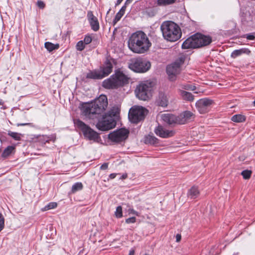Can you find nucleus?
<instances>
[{
  "label": "nucleus",
  "mask_w": 255,
  "mask_h": 255,
  "mask_svg": "<svg viewBox=\"0 0 255 255\" xmlns=\"http://www.w3.org/2000/svg\"><path fill=\"white\" fill-rule=\"evenodd\" d=\"M108 99L105 95H102L93 102L83 105V115L89 119H98L105 112L108 106Z\"/></svg>",
  "instance_id": "obj_1"
},
{
  "label": "nucleus",
  "mask_w": 255,
  "mask_h": 255,
  "mask_svg": "<svg viewBox=\"0 0 255 255\" xmlns=\"http://www.w3.org/2000/svg\"><path fill=\"white\" fill-rule=\"evenodd\" d=\"M148 38L142 31L133 33L128 41V46L130 50L136 53H144L151 46Z\"/></svg>",
  "instance_id": "obj_2"
},
{
  "label": "nucleus",
  "mask_w": 255,
  "mask_h": 255,
  "mask_svg": "<svg viewBox=\"0 0 255 255\" xmlns=\"http://www.w3.org/2000/svg\"><path fill=\"white\" fill-rule=\"evenodd\" d=\"M163 38L167 41L175 42L179 39L182 35L180 27L171 21H164L160 26Z\"/></svg>",
  "instance_id": "obj_3"
},
{
  "label": "nucleus",
  "mask_w": 255,
  "mask_h": 255,
  "mask_svg": "<svg viewBox=\"0 0 255 255\" xmlns=\"http://www.w3.org/2000/svg\"><path fill=\"white\" fill-rule=\"evenodd\" d=\"M128 80L129 78L123 72L117 70L110 78L103 81V86L107 89L116 88L127 84Z\"/></svg>",
  "instance_id": "obj_4"
},
{
  "label": "nucleus",
  "mask_w": 255,
  "mask_h": 255,
  "mask_svg": "<svg viewBox=\"0 0 255 255\" xmlns=\"http://www.w3.org/2000/svg\"><path fill=\"white\" fill-rule=\"evenodd\" d=\"M150 63L141 58L131 59L128 63V67L131 70L138 73H144L150 67Z\"/></svg>",
  "instance_id": "obj_5"
},
{
  "label": "nucleus",
  "mask_w": 255,
  "mask_h": 255,
  "mask_svg": "<svg viewBox=\"0 0 255 255\" xmlns=\"http://www.w3.org/2000/svg\"><path fill=\"white\" fill-rule=\"evenodd\" d=\"M151 83L148 81L139 83L135 90V93L137 98L141 100L146 101L151 96Z\"/></svg>",
  "instance_id": "obj_6"
},
{
  "label": "nucleus",
  "mask_w": 255,
  "mask_h": 255,
  "mask_svg": "<svg viewBox=\"0 0 255 255\" xmlns=\"http://www.w3.org/2000/svg\"><path fill=\"white\" fill-rule=\"evenodd\" d=\"M113 64L108 61L100 70H95L88 73L87 77L91 79H101L108 76L113 70Z\"/></svg>",
  "instance_id": "obj_7"
},
{
  "label": "nucleus",
  "mask_w": 255,
  "mask_h": 255,
  "mask_svg": "<svg viewBox=\"0 0 255 255\" xmlns=\"http://www.w3.org/2000/svg\"><path fill=\"white\" fill-rule=\"evenodd\" d=\"M74 124L82 131L85 137L89 140H98L99 138L98 133L91 128L90 127L86 125L84 122L80 120H76L74 121Z\"/></svg>",
  "instance_id": "obj_8"
},
{
  "label": "nucleus",
  "mask_w": 255,
  "mask_h": 255,
  "mask_svg": "<svg viewBox=\"0 0 255 255\" xmlns=\"http://www.w3.org/2000/svg\"><path fill=\"white\" fill-rule=\"evenodd\" d=\"M147 114V110L141 106H134L129 110L128 118L134 123H137L142 120Z\"/></svg>",
  "instance_id": "obj_9"
},
{
  "label": "nucleus",
  "mask_w": 255,
  "mask_h": 255,
  "mask_svg": "<svg viewBox=\"0 0 255 255\" xmlns=\"http://www.w3.org/2000/svg\"><path fill=\"white\" fill-rule=\"evenodd\" d=\"M96 124L97 128L101 130H108L116 126V122L111 116H107L106 115H103L98 119Z\"/></svg>",
  "instance_id": "obj_10"
},
{
  "label": "nucleus",
  "mask_w": 255,
  "mask_h": 255,
  "mask_svg": "<svg viewBox=\"0 0 255 255\" xmlns=\"http://www.w3.org/2000/svg\"><path fill=\"white\" fill-rule=\"evenodd\" d=\"M184 61V58L180 57L175 62L167 67V73L171 80H174L175 79V76L180 73L181 71V65L183 64Z\"/></svg>",
  "instance_id": "obj_11"
},
{
  "label": "nucleus",
  "mask_w": 255,
  "mask_h": 255,
  "mask_svg": "<svg viewBox=\"0 0 255 255\" xmlns=\"http://www.w3.org/2000/svg\"><path fill=\"white\" fill-rule=\"evenodd\" d=\"M213 104V100L205 98L198 100L196 102L195 106L198 111L202 114L208 112Z\"/></svg>",
  "instance_id": "obj_12"
},
{
  "label": "nucleus",
  "mask_w": 255,
  "mask_h": 255,
  "mask_svg": "<svg viewBox=\"0 0 255 255\" xmlns=\"http://www.w3.org/2000/svg\"><path fill=\"white\" fill-rule=\"evenodd\" d=\"M128 130L125 128H121L110 133L108 137L112 141L119 142L125 140L128 137Z\"/></svg>",
  "instance_id": "obj_13"
},
{
  "label": "nucleus",
  "mask_w": 255,
  "mask_h": 255,
  "mask_svg": "<svg viewBox=\"0 0 255 255\" xmlns=\"http://www.w3.org/2000/svg\"><path fill=\"white\" fill-rule=\"evenodd\" d=\"M201 47V43L198 37V33L187 38L182 44L183 49L196 48Z\"/></svg>",
  "instance_id": "obj_14"
},
{
  "label": "nucleus",
  "mask_w": 255,
  "mask_h": 255,
  "mask_svg": "<svg viewBox=\"0 0 255 255\" xmlns=\"http://www.w3.org/2000/svg\"><path fill=\"white\" fill-rule=\"evenodd\" d=\"M155 134L162 138H168L172 136L174 132L173 130L165 129L161 126H158L154 129Z\"/></svg>",
  "instance_id": "obj_15"
},
{
  "label": "nucleus",
  "mask_w": 255,
  "mask_h": 255,
  "mask_svg": "<svg viewBox=\"0 0 255 255\" xmlns=\"http://www.w3.org/2000/svg\"><path fill=\"white\" fill-rule=\"evenodd\" d=\"M158 117H160L163 122L168 125L178 123V119L176 116L171 114H161L158 115Z\"/></svg>",
  "instance_id": "obj_16"
},
{
  "label": "nucleus",
  "mask_w": 255,
  "mask_h": 255,
  "mask_svg": "<svg viewBox=\"0 0 255 255\" xmlns=\"http://www.w3.org/2000/svg\"><path fill=\"white\" fill-rule=\"evenodd\" d=\"M87 18L92 29L95 31H98L100 27L99 23L97 18L94 15L92 11H88Z\"/></svg>",
  "instance_id": "obj_17"
},
{
  "label": "nucleus",
  "mask_w": 255,
  "mask_h": 255,
  "mask_svg": "<svg viewBox=\"0 0 255 255\" xmlns=\"http://www.w3.org/2000/svg\"><path fill=\"white\" fill-rule=\"evenodd\" d=\"M193 117V114L190 111H185L180 115L178 119L181 118V120H178V124H184L188 121L191 120Z\"/></svg>",
  "instance_id": "obj_18"
},
{
  "label": "nucleus",
  "mask_w": 255,
  "mask_h": 255,
  "mask_svg": "<svg viewBox=\"0 0 255 255\" xmlns=\"http://www.w3.org/2000/svg\"><path fill=\"white\" fill-rule=\"evenodd\" d=\"M251 51L249 49L246 48H243L233 51L231 53V56L233 58H236L237 57L241 56L243 54L249 55Z\"/></svg>",
  "instance_id": "obj_19"
},
{
  "label": "nucleus",
  "mask_w": 255,
  "mask_h": 255,
  "mask_svg": "<svg viewBox=\"0 0 255 255\" xmlns=\"http://www.w3.org/2000/svg\"><path fill=\"white\" fill-rule=\"evenodd\" d=\"M157 103L159 105L165 107L168 104V97L165 93H160L159 95Z\"/></svg>",
  "instance_id": "obj_20"
},
{
  "label": "nucleus",
  "mask_w": 255,
  "mask_h": 255,
  "mask_svg": "<svg viewBox=\"0 0 255 255\" xmlns=\"http://www.w3.org/2000/svg\"><path fill=\"white\" fill-rule=\"evenodd\" d=\"M198 37L200 43H201V47L208 45L212 42V38L209 36L198 33Z\"/></svg>",
  "instance_id": "obj_21"
},
{
  "label": "nucleus",
  "mask_w": 255,
  "mask_h": 255,
  "mask_svg": "<svg viewBox=\"0 0 255 255\" xmlns=\"http://www.w3.org/2000/svg\"><path fill=\"white\" fill-rule=\"evenodd\" d=\"M179 93L184 100L191 102L194 99V96L189 92L180 89L179 90Z\"/></svg>",
  "instance_id": "obj_22"
},
{
  "label": "nucleus",
  "mask_w": 255,
  "mask_h": 255,
  "mask_svg": "<svg viewBox=\"0 0 255 255\" xmlns=\"http://www.w3.org/2000/svg\"><path fill=\"white\" fill-rule=\"evenodd\" d=\"M199 191L197 187L193 186L188 191L187 196L191 199H195L199 195Z\"/></svg>",
  "instance_id": "obj_23"
},
{
  "label": "nucleus",
  "mask_w": 255,
  "mask_h": 255,
  "mask_svg": "<svg viewBox=\"0 0 255 255\" xmlns=\"http://www.w3.org/2000/svg\"><path fill=\"white\" fill-rule=\"evenodd\" d=\"M45 48L49 52L58 49L59 47V44H53L50 42H46L44 44Z\"/></svg>",
  "instance_id": "obj_24"
},
{
  "label": "nucleus",
  "mask_w": 255,
  "mask_h": 255,
  "mask_svg": "<svg viewBox=\"0 0 255 255\" xmlns=\"http://www.w3.org/2000/svg\"><path fill=\"white\" fill-rule=\"evenodd\" d=\"M231 120L236 123H242L245 121L246 117L243 115L237 114L234 115L232 117Z\"/></svg>",
  "instance_id": "obj_25"
},
{
  "label": "nucleus",
  "mask_w": 255,
  "mask_h": 255,
  "mask_svg": "<svg viewBox=\"0 0 255 255\" xmlns=\"http://www.w3.org/2000/svg\"><path fill=\"white\" fill-rule=\"evenodd\" d=\"M144 142L145 143L154 144L157 143V139L153 135H148L145 137Z\"/></svg>",
  "instance_id": "obj_26"
},
{
  "label": "nucleus",
  "mask_w": 255,
  "mask_h": 255,
  "mask_svg": "<svg viewBox=\"0 0 255 255\" xmlns=\"http://www.w3.org/2000/svg\"><path fill=\"white\" fill-rule=\"evenodd\" d=\"M15 147L13 146H7L3 151L2 153V157L4 158H6L14 150Z\"/></svg>",
  "instance_id": "obj_27"
},
{
  "label": "nucleus",
  "mask_w": 255,
  "mask_h": 255,
  "mask_svg": "<svg viewBox=\"0 0 255 255\" xmlns=\"http://www.w3.org/2000/svg\"><path fill=\"white\" fill-rule=\"evenodd\" d=\"M119 113V110L118 107H113L110 111L105 115H107V116H111L114 119L115 117H118V115Z\"/></svg>",
  "instance_id": "obj_28"
},
{
  "label": "nucleus",
  "mask_w": 255,
  "mask_h": 255,
  "mask_svg": "<svg viewBox=\"0 0 255 255\" xmlns=\"http://www.w3.org/2000/svg\"><path fill=\"white\" fill-rule=\"evenodd\" d=\"M127 5H124L122 6V7L121 8L120 10L116 14V15L115 18V21L116 22L120 20V19L122 18V17L124 15L126 9L127 8Z\"/></svg>",
  "instance_id": "obj_29"
},
{
  "label": "nucleus",
  "mask_w": 255,
  "mask_h": 255,
  "mask_svg": "<svg viewBox=\"0 0 255 255\" xmlns=\"http://www.w3.org/2000/svg\"><path fill=\"white\" fill-rule=\"evenodd\" d=\"M83 186L81 182L75 183L72 187L71 193H74L83 189Z\"/></svg>",
  "instance_id": "obj_30"
},
{
  "label": "nucleus",
  "mask_w": 255,
  "mask_h": 255,
  "mask_svg": "<svg viewBox=\"0 0 255 255\" xmlns=\"http://www.w3.org/2000/svg\"><path fill=\"white\" fill-rule=\"evenodd\" d=\"M176 0H157V4L159 6H165L172 4L175 2Z\"/></svg>",
  "instance_id": "obj_31"
},
{
  "label": "nucleus",
  "mask_w": 255,
  "mask_h": 255,
  "mask_svg": "<svg viewBox=\"0 0 255 255\" xmlns=\"http://www.w3.org/2000/svg\"><path fill=\"white\" fill-rule=\"evenodd\" d=\"M7 134L8 135L11 136L12 138H13L15 140L18 141L21 139V134L20 133L15 132H12L11 131H8Z\"/></svg>",
  "instance_id": "obj_32"
},
{
  "label": "nucleus",
  "mask_w": 255,
  "mask_h": 255,
  "mask_svg": "<svg viewBox=\"0 0 255 255\" xmlns=\"http://www.w3.org/2000/svg\"><path fill=\"white\" fill-rule=\"evenodd\" d=\"M241 174L245 179H248L251 176L252 171L249 170H244L242 172Z\"/></svg>",
  "instance_id": "obj_33"
},
{
  "label": "nucleus",
  "mask_w": 255,
  "mask_h": 255,
  "mask_svg": "<svg viewBox=\"0 0 255 255\" xmlns=\"http://www.w3.org/2000/svg\"><path fill=\"white\" fill-rule=\"evenodd\" d=\"M115 215L118 218H120L123 217L122 208L121 206L117 207Z\"/></svg>",
  "instance_id": "obj_34"
},
{
  "label": "nucleus",
  "mask_w": 255,
  "mask_h": 255,
  "mask_svg": "<svg viewBox=\"0 0 255 255\" xmlns=\"http://www.w3.org/2000/svg\"><path fill=\"white\" fill-rule=\"evenodd\" d=\"M85 47V44L83 40L79 41L76 45V49L79 51H82Z\"/></svg>",
  "instance_id": "obj_35"
},
{
  "label": "nucleus",
  "mask_w": 255,
  "mask_h": 255,
  "mask_svg": "<svg viewBox=\"0 0 255 255\" xmlns=\"http://www.w3.org/2000/svg\"><path fill=\"white\" fill-rule=\"evenodd\" d=\"M57 206V204L56 202L49 203L47 206L45 207V210H50L55 208Z\"/></svg>",
  "instance_id": "obj_36"
},
{
  "label": "nucleus",
  "mask_w": 255,
  "mask_h": 255,
  "mask_svg": "<svg viewBox=\"0 0 255 255\" xmlns=\"http://www.w3.org/2000/svg\"><path fill=\"white\" fill-rule=\"evenodd\" d=\"M4 226V218L1 213H0V232Z\"/></svg>",
  "instance_id": "obj_37"
},
{
  "label": "nucleus",
  "mask_w": 255,
  "mask_h": 255,
  "mask_svg": "<svg viewBox=\"0 0 255 255\" xmlns=\"http://www.w3.org/2000/svg\"><path fill=\"white\" fill-rule=\"evenodd\" d=\"M92 40V37L89 35H87L85 37L83 42L85 45L88 44L91 42Z\"/></svg>",
  "instance_id": "obj_38"
},
{
  "label": "nucleus",
  "mask_w": 255,
  "mask_h": 255,
  "mask_svg": "<svg viewBox=\"0 0 255 255\" xmlns=\"http://www.w3.org/2000/svg\"><path fill=\"white\" fill-rule=\"evenodd\" d=\"M136 221V218L134 217H131V218H129L128 219H127L126 220V222L127 223V224H130V223H135Z\"/></svg>",
  "instance_id": "obj_39"
},
{
  "label": "nucleus",
  "mask_w": 255,
  "mask_h": 255,
  "mask_svg": "<svg viewBox=\"0 0 255 255\" xmlns=\"http://www.w3.org/2000/svg\"><path fill=\"white\" fill-rule=\"evenodd\" d=\"M37 4L38 6L41 8H43L45 6V4L44 3V2L40 0L37 1Z\"/></svg>",
  "instance_id": "obj_40"
},
{
  "label": "nucleus",
  "mask_w": 255,
  "mask_h": 255,
  "mask_svg": "<svg viewBox=\"0 0 255 255\" xmlns=\"http://www.w3.org/2000/svg\"><path fill=\"white\" fill-rule=\"evenodd\" d=\"M246 37L248 40H254L255 38V36L251 34H247L246 35Z\"/></svg>",
  "instance_id": "obj_41"
},
{
  "label": "nucleus",
  "mask_w": 255,
  "mask_h": 255,
  "mask_svg": "<svg viewBox=\"0 0 255 255\" xmlns=\"http://www.w3.org/2000/svg\"><path fill=\"white\" fill-rule=\"evenodd\" d=\"M129 214H134V215H136L137 216H138V213L136 211H135V210H134L133 209H129Z\"/></svg>",
  "instance_id": "obj_42"
},
{
  "label": "nucleus",
  "mask_w": 255,
  "mask_h": 255,
  "mask_svg": "<svg viewBox=\"0 0 255 255\" xmlns=\"http://www.w3.org/2000/svg\"><path fill=\"white\" fill-rule=\"evenodd\" d=\"M185 89L187 90L194 91L196 89V87L195 86L191 85V86H190V87L185 88Z\"/></svg>",
  "instance_id": "obj_43"
},
{
  "label": "nucleus",
  "mask_w": 255,
  "mask_h": 255,
  "mask_svg": "<svg viewBox=\"0 0 255 255\" xmlns=\"http://www.w3.org/2000/svg\"><path fill=\"white\" fill-rule=\"evenodd\" d=\"M108 164L107 163H104L101 166V169L102 170H105L108 168Z\"/></svg>",
  "instance_id": "obj_44"
},
{
  "label": "nucleus",
  "mask_w": 255,
  "mask_h": 255,
  "mask_svg": "<svg viewBox=\"0 0 255 255\" xmlns=\"http://www.w3.org/2000/svg\"><path fill=\"white\" fill-rule=\"evenodd\" d=\"M181 239V236L179 234H177L176 236V240L177 242H179Z\"/></svg>",
  "instance_id": "obj_45"
},
{
  "label": "nucleus",
  "mask_w": 255,
  "mask_h": 255,
  "mask_svg": "<svg viewBox=\"0 0 255 255\" xmlns=\"http://www.w3.org/2000/svg\"><path fill=\"white\" fill-rule=\"evenodd\" d=\"M30 124H31L30 123H20V124H17V127L24 126H26V125H30Z\"/></svg>",
  "instance_id": "obj_46"
},
{
  "label": "nucleus",
  "mask_w": 255,
  "mask_h": 255,
  "mask_svg": "<svg viewBox=\"0 0 255 255\" xmlns=\"http://www.w3.org/2000/svg\"><path fill=\"white\" fill-rule=\"evenodd\" d=\"M117 174L116 173H112L109 175V178L110 179H114L116 177Z\"/></svg>",
  "instance_id": "obj_47"
},
{
  "label": "nucleus",
  "mask_w": 255,
  "mask_h": 255,
  "mask_svg": "<svg viewBox=\"0 0 255 255\" xmlns=\"http://www.w3.org/2000/svg\"><path fill=\"white\" fill-rule=\"evenodd\" d=\"M134 255V251L133 250H131L129 251V255Z\"/></svg>",
  "instance_id": "obj_48"
},
{
  "label": "nucleus",
  "mask_w": 255,
  "mask_h": 255,
  "mask_svg": "<svg viewBox=\"0 0 255 255\" xmlns=\"http://www.w3.org/2000/svg\"><path fill=\"white\" fill-rule=\"evenodd\" d=\"M132 1V0H127L125 2V5L129 4Z\"/></svg>",
  "instance_id": "obj_49"
},
{
  "label": "nucleus",
  "mask_w": 255,
  "mask_h": 255,
  "mask_svg": "<svg viewBox=\"0 0 255 255\" xmlns=\"http://www.w3.org/2000/svg\"><path fill=\"white\" fill-rule=\"evenodd\" d=\"M123 0H118L117 1L116 5L120 4Z\"/></svg>",
  "instance_id": "obj_50"
},
{
  "label": "nucleus",
  "mask_w": 255,
  "mask_h": 255,
  "mask_svg": "<svg viewBox=\"0 0 255 255\" xmlns=\"http://www.w3.org/2000/svg\"><path fill=\"white\" fill-rule=\"evenodd\" d=\"M127 177V174H124V175H123V176L122 177V179H126Z\"/></svg>",
  "instance_id": "obj_51"
},
{
  "label": "nucleus",
  "mask_w": 255,
  "mask_h": 255,
  "mask_svg": "<svg viewBox=\"0 0 255 255\" xmlns=\"http://www.w3.org/2000/svg\"><path fill=\"white\" fill-rule=\"evenodd\" d=\"M190 86H191V85H185L184 86L183 88L185 89V88H188V87H190Z\"/></svg>",
  "instance_id": "obj_52"
},
{
  "label": "nucleus",
  "mask_w": 255,
  "mask_h": 255,
  "mask_svg": "<svg viewBox=\"0 0 255 255\" xmlns=\"http://www.w3.org/2000/svg\"><path fill=\"white\" fill-rule=\"evenodd\" d=\"M254 105L255 106V100L253 102Z\"/></svg>",
  "instance_id": "obj_53"
},
{
  "label": "nucleus",
  "mask_w": 255,
  "mask_h": 255,
  "mask_svg": "<svg viewBox=\"0 0 255 255\" xmlns=\"http://www.w3.org/2000/svg\"><path fill=\"white\" fill-rule=\"evenodd\" d=\"M147 255V254H145V255Z\"/></svg>",
  "instance_id": "obj_54"
}]
</instances>
